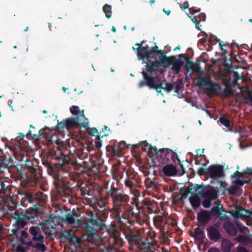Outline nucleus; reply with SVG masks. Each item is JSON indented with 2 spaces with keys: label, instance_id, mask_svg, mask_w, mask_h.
Wrapping results in <instances>:
<instances>
[{
  "label": "nucleus",
  "instance_id": "774afa93",
  "mask_svg": "<svg viewBox=\"0 0 252 252\" xmlns=\"http://www.w3.org/2000/svg\"><path fill=\"white\" fill-rule=\"evenodd\" d=\"M236 250L237 252H249L245 247L242 246H238Z\"/></svg>",
  "mask_w": 252,
  "mask_h": 252
},
{
  "label": "nucleus",
  "instance_id": "5fc2aeb1",
  "mask_svg": "<svg viewBox=\"0 0 252 252\" xmlns=\"http://www.w3.org/2000/svg\"><path fill=\"white\" fill-rule=\"evenodd\" d=\"M73 236L74 235L72 234L71 230L64 231L62 234L63 237L68 239L69 241Z\"/></svg>",
  "mask_w": 252,
  "mask_h": 252
},
{
  "label": "nucleus",
  "instance_id": "864d4df0",
  "mask_svg": "<svg viewBox=\"0 0 252 252\" xmlns=\"http://www.w3.org/2000/svg\"><path fill=\"white\" fill-rule=\"evenodd\" d=\"M195 187H193L194 188V190H195V192L196 193H198V194H201L202 191H203L204 189H205V187L203 185H195Z\"/></svg>",
  "mask_w": 252,
  "mask_h": 252
},
{
  "label": "nucleus",
  "instance_id": "412c9836",
  "mask_svg": "<svg viewBox=\"0 0 252 252\" xmlns=\"http://www.w3.org/2000/svg\"><path fill=\"white\" fill-rule=\"evenodd\" d=\"M162 171L165 176L171 177L176 175L177 169L174 165L170 164L164 166L162 169Z\"/></svg>",
  "mask_w": 252,
  "mask_h": 252
},
{
  "label": "nucleus",
  "instance_id": "69168bd1",
  "mask_svg": "<svg viewBox=\"0 0 252 252\" xmlns=\"http://www.w3.org/2000/svg\"><path fill=\"white\" fill-rule=\"evenodd\" d=\"M173 85L172 83H167L165 87L163 89L165 90L167 92H170L173 89Z\"/></svg>",
  "mask_w": 252,
  "mask_h": 252
},
{
  "label": "nucleus",
  "instance_id": "9d476101",
  "mask_svg": "<svg viewBox=\"0 0 252 252\" xmlns=\"http://www.w3.org/2000/svg\"><path fill=\"white\" fill-rule=\"evenodd\" d=\"M25 165L24 169H27L26 172L27 181H22L21 184L24 188H26L31 180H34L36 178L35 172L37 169V166L34 165L33 161L26 158L25 160Z\"/></svg>",
  "mask_w": 252,
  "mask_h": 252
},
{
  "label": "nucleus",
  "instance_id": "aec40b11",
  "mask_svg": "<svg viewBox=\"0 0 252 252\" xmlns=\"http://www.w3.org/2000/svg\"><path fill=\"white\" fill-rule=\"evenodd\" d=\"M107 151L110 152L112 155L114 156L121 157L123 156V150L121 147L119 145H108L106 147Z\"/></svg>",
  "mask_w": 252,
  "mask_h": 252
},
{
  "label": "nucleus",
  "instance_id": "393cba45",
  "mask_svg": "<svg viewBox=\"0 0 252 252\" xmlns=\"http://www.w3.org/2000/svg\"><path fill=\"white\" fill-rule=\"evenodd\" d=\"M158 48L157 45H155V46L153 47L152 50H150V48L149 47L148 49V54H147L146 53L145 55V59L147 60V62L146 63V65H145V68H146V66L149 62H152L153 63H154L155 65L159 66V65H158V63L157 62H155L150 59V56L153 53L156 54L158 51Z\"/></svg>",
  "mask_w": 252,
  "mask_h": 252
},
{
  "label": "nucleus",
  "instance_id": "39448f33",
  "mask_svg": "<svg viewBox=\"0 0 252 252\" xmlns=\"http://www.w3.org/2000/svg\"><path fill=\"white\" fill-rule=\"evenodd\" d=\"M43 164L48 167L53 172V176L54 179V184L57 188L59 193L61 195H66V183L64 180L63 174L64 173L62 167L57 168L48 160L42 162Z\"/></svg>",
  "mask_w": 252,
  "mask_h": 252
},
{
  "label": "nucleus",
  "instance_id": "13d9d810",
  "mask_svg": "<svg viewBox=\"0 0 252 252\" xmlns=\"http://www.w3.org/2000/svg\"><path fill=\"white\" fill-rule=\"evenodd\" d=\"M241 214H242V218H248L249 217V213L251 211L247 210L241 206Z\"/></svg>",
  "mask_w": 252,
  "mask_h": 252
},
{
  "label": "nucleus",
  "instance_id": "f257e3e1",
  "mask_svg": "<svg viewBox=\"0 0 252 252\" xmlns=\"http://www.w3.org/2000/svg\"><path fill=\"white\" fill-rule=\"evenodd\" d=\"M105 230L107 235L108 246L100 245L99 249L100 252H118L119 249L123 246L124 241L121 237V232L115 224L106 225L104 221L96 214L86 220L85 230L86 232V240L91 243H94L102 239L96 235L98 231Z\"/></svg>",
  "mask_w": 252,
  "mask_h": 252
},
{
  "label": "nucleus",
  "instance_id": "f3484780",
  "mask_svg": "<svg viewBox=\"0 0 252 252\" xmlns=\"http://www.w3.org/2000/svg\"><path fill=\"white\" fill-rule=\"evenodd\" d=\"M211 219V214L207 210H202L198 214L197 220L198 221L204 225L207 223Z\"/></svg>",
  "mask_w": 252,
  "mask_h": 252
},
{
  "label": "nucleus",
  "instance_id": "6e6552de",
  "mask_svg": "<svg viewBox=\"0 0 252 252\" xmlns=\"http://www.w3.org/2000/svg\"><path fill=\"white\" fill-rule=\"evenodd\" d=\"M71 156H72V155L69 149L67 148L63 149L60 147L53 152V158L59 160L62 166L68 164L69 163Z\"/></svg>",
  "mask_w": 252,
  "mask_h": 252
},
{
  "label": "nucleus",
  "instance_id": "c9c22d12",
  "mask_svg": "<svg viewBox=\"0 0 252 252\" xmlns=\"http://www.w3.org/2000/svg\"><path fill=\"white\" fill-rule=\"evenodd\" d=\"M84 128L87 130V131L88 132V133L91 136H95V137L96 138V135H100L101 132H98L97 129L95 127L90 128L87 126V127Z\"/></svg>",
  "mask_w": 252,
  "mask_h": 252
},
{
  "label": "nucleus",
  "instance_id": "4468645a",
  "mask_svg": "<svg viewBox=\"0 0 252 252\" xmlns=\"http://www.w3.org/2000/svg\"><path fill=\"white\" fill-rule=\"evenodd\" d=\"M29 232L32 236V240L43 243L44 236L41 234L40 229L38 226H32L29 229Z\"/></svg>",
  "mask_w": 252,
  "mask_h": 252
},
{
  "label": "nucleus",
  "instance_id": "f03ea898",
  "mask_svg": "<svg viewBox=\"0 0 252 252\" xmlns=\"http://www.w3.org/2000/svg\"><path fill=\"white\" fill-rule=\"evenodd\" d=\"M163 72L162 68L153 63L152 62H149L141 72L143 79L141 80L138 84L139 88H142L147 86L150 89H155L158 93H161V89H164L161 82L157 83L155 78L158 74V72Z\"/></svg>",
  "mask_w": 252,
  "mask_h": 252
},
{
  "label": "nucleus",
  "instance_id": "4c0bfd02",
  "mask_svg": "<svg viewBox=\"0 0 252 252\" xmlns=\"http://www.w3.org/2000/svg\"><path fill=\"white\" fill-rule=\"evenodd\" d=\"M233 78L231 81V84L233 87H235L238 85V80L242 79V77L237 72L234 71L233 72Z\"/></svg>",
  "mask_w": 252,
  "mask_h": 252
},
{
  "label": "nucleus",
  "instance_id": "603ef678",
  "mask_svg": "<svg viewBox=\"0 0 252 252\" xmlns=\"http://www.w3.org/2000/svg\"><path fill=\"white\" fill-rule=\"evenodd\" d=\"M70 112L73 115H78L79 114V116L82 113V111H79V107L75 105L70 108Z\"/></svg>",
  "mask_w": 252,
  "mask_h": 252
},
{
  "label": "nucleus",
  "instance_id": "5701e85b",
  "mask_svg": "<svg viewBox=\"0 0 252 252\" xmlns=\"http://www.w3.org/2000/svg\"><path fill=\"white\" fill-rule=\"evenodd\" d=\"M205 225H202L194 229V238L197 241H202L205 237L204 229Z\"/></svg>",
  "mask_w": 252,
  "mask_h": 252
},
{
  "label": "nucleus",
  "instance_id": "338daca9",
  "mask_svg": "<svg viewBox=\"0 0 252 252\" xmlns=\"http://www.w3.org/2000/svg\"><path fill=\"white\" fill-rule=\"evenodd\" d=\"M237 227L239 231L242 233H246V231L248 230V228L247 227L240 224H237Z\"/></svg>",
  "mask_w": 252,
  "mask_h": 252
},
{
  "label": "nucleus",
  "instance_id": "dca6fc26",
  "mask_svg": "<svg viewBox=\"0 0 252 252\" xmlns=\"http://www.w3.org/2000/svg\"><path fill=\"white\" fill-rule=\"evenodd\" d=\"M139 208L140 211L144 212L145 215L151 214L154 210L153 204L146 199H144L141 203H139Z\"/></svg>",
  "mask_w": 252,
  "mask_h": 252
},
{
  "label": "nucleus",
  "instance_id": "37998d69",
  "mask_svg": "<svg viewBox=\"0 0 252 252\" xmlns=\"http://www.w3.org/2000/svg\"><path fill=\"white\" fill-rule=\"evenodd\" d=\"M192 189H194L192 186H189L187 188L186 192L181 194L180 199L181 200H184L187 197L189 193H193V192H192Z\"/></svg>",
  "mask_w": 252,
  "mask_h": 252
},
{
  "label": "nucleus",
  "instance_id": "2f4dec72",
  "mask_svg": "<svg viewBox=\"0 0 252 252\" xmlns=\"http://www.w3.org/2000/svg\"><path fill=\"white\" fill-rule=\"evenodd\" d=\"M127 177L125 180V185L129 189H132L134 186L133 180L135 179L134 176L131 174L128 175L127 174Z\"/></svg>",
  "mask_w": 252,
  "mask_h": 252
},
{
  "label": "nucleus",
  "instance_id": "6ab92c4d",
  "mask_svg": "<svg viewBox=\"0 0 252 252\" xmlns=\"http://www.w3.org/2000/svg\"><path fill=\"white\" fill-rule=\"evenodd\" d=\"M223 228L226 232L230 235L235 236L237 234V229L234 224L230 221H227L224 222Z\"/></svg>",
  "mask_w": 252,
  "mask_h": 252
},
{
  "label": "nucleus",
  "instance_id": "de8ad7c7",
  "mask_svg": "<svg viewBox=\"0 0 252 252\" xmlns=\"http://www.w3.org/2000/svg\"><path fill=\"white\" fill-rule=\"evenodd\" d=\"M104 136H106V135H96V139L97 141L95 142V146L96 148L99 149L102 146V141L101 140V138H103Z\"/></svg>",
  "mask_w": 252,
  "mask_h": 252
},
{
  "label": "nucleus",
  "instance_id": "1a4fd4ad",
  "mask_svg": "<svg viewBox=\"0 0 252 252\" xmlns=\"http://www.w3.org/2000/svg\"><path fill=\"white\" fill-rule=\"evenodd\" d=\"M82 114L75 118H68L65 120L66 123V129L68 130L71 127H76L81 126L83 128H86L89 124L88 119L85 117L84 110L82 111Z\"/></svg>",
  "mask_w": 252,
  "mask_h": 252
},
{
  "label": "nucleus",
  "instance_id": "2eb2a0df",
  "mask_svg": "<svg viewBox=\"0 0 252 252\" xmlns=\"http://www.w3.org/2000/svg\"><path fill=\"white\" fill-rule=\"evenodd\" d=\"M77 215L76 213H69L65 215V218L62 219L63 222L68 224H76L79 227L81 224V220L77 218Z\"/></svg>",
  "mask_w": 252,
  "mask_h": 252
},
{
  "label": "nucleus",
  "instance_id": "423d86ee",
  "mask_svg": "<svg viewBox=\"0 0 252 252\" xmlns=\"http://www.w3.org/2000/svg\"><path fill=\"white\" fill-rule=\"evenodd\" d=\"M133 203H131L130 205L126 204L123 207V212L122 213V217L125 219H127L130 222L136 221V222L142 224L140 217V208L139 202L137 197L133 198Z\"/></svg>",
  "mask_w": 252,
  "mask_h": 252
},
{
  "label": "nucleus",
  "instance_id": "ea45409f",
  "mask_svg": "<svg viewBox=\"0 0 252 252\" xmlns=\"http://www.w3.org/2000/svg\"><path fill=\"white\" fill-rule=\"evenodd\" d=\"M70 242L73 243L76 247H81L82 240L81 238L73 236V237L70 239Z\"/></svg>",
  "mask_w": 252,
  "mask_h": 252
},
{
  "label": "nucleus",
  "instance_id": "20e7f679",
  "mask_svg": "<svg viewBox=\"0 0 252 252\" xmlns=\"http://www.w3.org/2000/svg\"><path fill=\"white\" fill-rule=\"evenodd\" d=\"M11 216L15 220V223L13 224L14 228L12 229V234L18 236L19 230L26 226L30 220L34 219L37 217L36 211L30 212L23 210H15L11 213Z\"/></svg>",
  "mask_w": 252,
  "mask_h": 252
},
{
  "label": "nucleus",
  "instance_id": "f8f14e48",
  "mask_svg": "<svg viewBox=\"0 0 252 252\" xmlns=\"http://www.w3.org/2000/svg\"><path fill=\"white\" fill-rule=\"evenodd\" d=\"M145 42V41L144 40L141 41L140 43H136L135 45L136 46H138V48H136L133 46L132 47V49L133 51L136 50L137 58L140 61L144 60L145 59V54H148V49L149 48V46L146 45L145 46H142V45Z\"/></svg>",
  "mask_w": 252,
  "mask_h": 252
},
{
  "label": "nucleus",
  "instance_id": "c03bdc74",
  "mask_svg": "<svg viewBox=\"0 0 252 252\" xmlns=\"http://www.w3.org/2000/svg\"><path fill=\"white\" fill-rule=\"evenodd\" d=\"M64 128H66V123L65 120L63 121L61 123H58L55 129L59 131H63L64 130ZM55 128H52L51 129L53 130Z\"/></svg>",
  "mask_w": 252,
  "mask_h": 252
},
{
  "label": "nucleus",
  "instance_id": "72a5a7b5",
  "mask_svg": "<svg viewBox=\"0 0 252 252\" xmlns=\"http://www.w3.org/2000/svg\"><path fill=\"white\" fill-rule=\"evenodd\" d=\"M103 11L105 14L106 17L109 19L112 16V7L111 5L105 4L103 7Z\"/></svg>",
  "mask_w": 252,
  "mask_h": 252
},
{
  "label": "nucleus",
  "instance_id": "c85d7f7f",
  "mask_svg": "<svg viewBox=\"0 0 252 252\" xmlns=\"http://www.w3.org/2000/svg\"><path fill=\"white\" fill-rule=\"evenodd\" d=\"M189 201L192 208L194 209L199 207L200 205V199L197 194H194L190 196L189 197Z\"/></svg>",
  "mask_w": 252,
  "mask_h": 252
},
{
  "label": "nucleus",
  "instance_id": "58836bf2",
  "mask_svg": "<svg viewBox=\"0 0 252 252\" xmlns=\"http://www.w3.org/2000/svg\"><path fill=\"white\" fill-rule=\"evenodd\" d=\"M244 103L252 107V92L248 91L247 95L244 97Z\"/></svg>",
  "mask_w": 252,
  "mask_h": 252
},
{
  "label": "nucleus",
  "instance_id": "680f3d73",
  "mask_svg": "<svg viewBox=\"0 0 252 252\" xmlns=\"http://www.w3.org/2000/svg\"><path fill=\"white\" fill-rule=\"evenodd\" d=\"M237 240L239 242L241 243H246L248 241V238L247 236H244V235H239L237 238Z\"/></svg>",
  "mask_w": 252,
  "mask_h": 252
},
{
  "label": "nucleus",
  "instance_id": "4be33fe9",
  "mask_svg": "<svg viewBox=\"0 0 252 252\" xmlns=\"http://www.w3.org/2000/svg\"><path fill=\"white\" fill-rule=\"evenodd\" d=\"M175 57L174 56L167 57L166 56H163L160 58L158 61H156L158 63V65L159 63H162L164 68L168 67L169 65L172 64L174 62Z\"/></svg>",
  "mask_w": 252,
  "mask_h": 252
},
{
  "label": "nucleus",
  "instance_id": "3c124183",
  "mask_svg": "<svg viewBox=\"0 0 252 252\" xmlns=\"http://www.w3.org/2000/svg\"><path fill=\"white\" fill-rule=\"evenodd\" d=\"M251 181H252V179H251L248 180H245V181L241 180L238 179L236 180L235 181H233V183L235 184L236 185L242 186H243L245 184H249V183H251Z\"/></svg>",
  "mask_w": 252,
  "mask_h": 252
},
{
  "label": "nucleus",
  "instance_id": "473e14b6",
  "mask_svg": "<svg viewBox=\"0 0 252 252\" xmlns=\"http://www.w3.org/2000/svg\"><path fill=\"white\" fill-rule=\"evenodd\" d=\"M164 151L166 153V155H165L166 158L165 159L162 160V164L170 163L171 162V156L173 155H174V152L168 149H166V150H164Z\"/></svg>",
  "mask_w": 252,
  "mask_h": 252
},
{
  "label": "nucleus",
  "instance_id": "8fccbe9b",
  "mask_svg": "<svg viewBox=\"0 0 252 252\" xmlns=\"http://www.w3.org/2000/svg\"><path fill=\"white\" fill-rule=\"evenodd\" d=\"M217 41L219 42V46H220L221 50L224 53H227V51L226 50L224 49L223 48V46H227L229 48H232V43H227L226 44H224L223 42L221 41L220 39H218Z\"/></svg>",
  "mask_w": 252,
  "mask_h": 252
},
{
  "label": "nucleus",
  "instance_id": "0e129e2a",
  "mask_svg": "<svg viewBox=\"0 0 252 252\" xmlns=\"http://www.w3.org/2000/svg\"><path fill=\"white\" fill-rule=\"evenodd\" d=\"M202 158H203L202 157V158H199V157H197L195 158V164H196V165H201L205 166L206 164L202 162V161H203V160L202 159Z\"/></svg>",
  "mask_w": 252,
  "mask_h": 252
},
{
  "label": "nucleus",
  "instance_id": "f704fd0d",
  "mask_svg": "<svg viewBox=\"0 0 252 252\" xmlns=\"http://www.w3.org/2000/svg\"><path fill=\"white\" fill-rule=\"evenodd\" d=\"M31 247L35 248L37 251H40L42 252H44L46 250V247L43 244V243L38 242L37 243L33 244Z\"/></svg>",
  "mask_w": 252,
  "mask_h": 252
},
{
  "label": "nucleus",
  "instance_id": "b1692460",
  "mask_svg": "<svg viewBox=\"0 0 252 252\" xmlns=\"http://www.w3.org/2000/svg\"><path fill=\"white\" fill-rule=\"evenodd\" d=\"M202 196L204 198H207L213 201L217 199L218 192L214 188L212 187L210 189L203 191Z\"/></svg>",
  "mask_w": 252,
  "mask_h": 252
},
{
  "label": "nucleus",
  "instance_id": "e2e57ef3",
  "mask_svg": "<svg viewBox=\"0 0 252 252\" xmlns=\"http://www.w3.org/2000/svg\"><path fill=\"white\" fill-rule=\"evenodd\" d=\"M200 61L199 59H197L196 63H193V71H198L200 69Z\"/></svg>",
  "mask_w": 252,
  "mask_h": 252
},
{
  "label": "nucleus",
  "instance_id": "a18cd8bd",
  "mask_svg": "<svg viewBox=\"0 0 252 252\" xmlns=\"http://www.w3.org/2000/svg\"><path fill=\"white\" fill-rule=\"evenodd\" d=\"M186 63L185 64V67L188 71H193V62L190 60L189 58L186 59Z\"/></svg>",
  "mask_w": 252,
  "mask_h": 252
},
{
  "label": "nucleus",
  "instance_id": "bf43d9fd",
  "mask_svg": "<svg viewBox=\"0 0 252 252\" xmlns=\"http://www.w3.org/2000/svg\"><path fill=\"white\" fill-rule=\"evenodd\" d=\"M149 151L150 152L155 154L157 156L158 155V152H159V149L158 150L156 147H153L151 145L149 146Z\"/></svg>",
  "mask_w": 252,
  "mask_h": 252
},
{
  "label": "nucleus",
  "instance_id": "49530a36",
  "mask_svg": "<svg viewBox=\"0 0 252 252\" xmlns=\"http://www.w3.org/2000/svg\"><path fill=\"white\" fill-rule=\"evenodd\" d=\"M51 222H53V220L52 219H49L44 220V221L42 223V225L47 229H55V227L50 226Z\"/></svg>",
  "mask_w": 252,
  "mask_h": 252
},
{
  "label": "nucleus",
  "instance_id": "ddd939ff",
  "mask_svg": "<svg viewBox=\"0 0 252 252\" xmlns=\"http://www.w3.org/2000/svg\"><path fill=\"white\" fill-rule=\"evenodd\" d=\"M208 238L211 241L218 242L222 238L220 231L214 226L211 225L206 229Z\"/></svg>",
  "mask_w": 252,
  "mask_h": 252
},
{
  "label": "nucleus",
  "instance_id": "7ed1b4c3",
  "mask_svg": "<svg viewBox=\"0 0 252 252\" xmlns=\"http://www.w3.org/2000/svg\"><path fill=\"white\" fill-rule=\"evenodd\" d=\"M108 190L106 194V197L112 201L114 211L119 216L122 212V208L125 206L129 202V196L122 191L118 187V183L113 182L109 189L106 187Z\"/></svg>",
  "mask_w": 252,
  "mask_h": 252
},
{
  "label": "nucleus",
  "instance_id": "7c9ffc66",
  "mask_svg": "<svg viewBox=\"0 0 252 252\" xmlns=\"http://www.w3.org/2000/svg\"><path fill=\"white\" fill-rule=\"evenodd\" d=\"M184 64V63L181 59H178L175 62L172 63V70H175L178 73L180 72L181 67Z\"/></svg>",
  "mask_w": 252,
  "mask_h": 252
},
{
  "label": "nucleus",
  "instance_id": "e433bc0d",
  "mask_svg": "<svg viewBox=\"0 0 252 252\" xmlns=\"http://www.w3.org/2000/svg\"><path fill=\"white\" fill-rule=\"evenodd\" d=\"M228 213H230L231 215L236 219L242 218V214H241V206H239L238 208H236L235 211H230L228 212Z\"/></svg>",
  "mask_w": 252,
  "mask_h": 252
},
{
  "label": "nucleus",
  "instance_id": "79ce46f5",
  "mask_svg": "<svg viewBox=\"0 0 252 252\" xmlns=\"http://www.w3.org/2000/svg\"><path fill=\"white\" fill-rule=\"evenodd\" d=\"M164 150H166V149L165 148L159 149L158 155L157 156L159 158L158 160L160 163H162V160L165 159L166 158V156H165V155H166V153H165Z\"/></svg>",
  "mask_w": 252,
  "mask_h": 252
},
{
  "label": "nucleus",
  "instance_id": "a19ab883",
  "mask_svg": "<svg viewBox=\"0 0 252 252\" xmlns=\"http://www.w3.org/2000/svg\"><path fill=\"white\" fill-rule=\"evenodd\" d=\"M221 209L223 211L222 207L220 208L218 206H214L211 209V212L212 213V215L219 217L221 215Z\"/></svg>",
  "mask_w": 252,
  "mask_h": 252
},
{
  "label": "nucleus",
  "instance_id": "a878e982",
  "mask_svg": "<svg viewBox=\"0 0 252 252\" xmlns=\"http://www.w3.org/2000/svg\"><path fill=\"white\" fill-rule=\"evenodd\" d=\"M218 122H220L221 125L228 128V131L230 132L237 131V130H233V127L231 126L230 120L228 116H220Z\"/></svg>",
  "mask_w": 252,
  "mask_h": 252
},
{
  "label": "nucleus",
  "instance_id": "6e6d98bb",
  "mask_svg": "<svg viewBox=\"0 0 252 252\" xmlns=\"http://www.w3.org/2000/svg\"><path fill=\"white\" fill-rule=\"evenodd\" d=\"M212 200L207 198H204L202 201V205L204 208H208L211 206Z\"/></svg>",
  "mask_w": 252,
  "mask_h": 252
},
{
  "label": "nucleus",
  "instance_id": "0eeeda50",
  "mask_svg": "<svg viewBox=\"0 0 252 252\" xmlns=\"http://www.w3.org/2000/svg\"><path fill=\"white\" fill-rule=\"evenodd\" d=\"M196 86L200 88L205 87L206 90L210 94H216L218 92L220 87L211 79V77L208 75L205 76L198 75L196 77Z\"/></svg>",
  "mask_w": 252,
  "mask_h": 252
},
{
  "label": "nucleus",
  "instance_id": "bb28decb",
  "mask_svg": "<svg viewBox=\"0 0 252 252\" xmlns=\"http://www.w3.org/2000/svg\"><path fill=\"white\" fill-rule=\"evenodd\" d=\"M233 244L228 239H223L221 242L220 248L223 252H230Z\"/></svg>",
  "mask_w": 252,
  "mask_h": 252
},
{
  "label": "nucleus",
  "instance_id": "052dcab7",
  "mask_svg": "<svg viewBox=\"0 0 252 252\" xmlns=\"http://www.w3.org/2000/svg\"><path fill=\"white\" fill-rule=\"evenodd\" d=\"M238 190V188L236 185H232L229 187L228 189L229 194H234Z\"/></svg>",
  "mask_w": 252,
  "mask_h": 252
},
{
  "label": "nucleus",
  "instance_id": "9b49d317",
  "mask_svg": "<svg viewBox=\"0 0 252 252\" xmlns=\"http://www.w3.org/2000/svg\"><path fill=\"white\" fill-rule=\"evenodd\" d=\"M207 173L211 178H220L224 175L223 166L219 164H213L206 168Z\"/></svg>",
  "mask_w": 252,
  "mask_h": 252
},
{
  "label": "nucleus",
  "instance_id": "09e8293b",
  "mask_svg": "<svg viewBox=\"0 0 252 252\" xmlns=\"http://www.w3.org/2000/svg\"><path fill=\"white\" fill-rule=\"evenodd\" d=\"M231 178H242L244 179L245 178V172L243 171L242 172H240L238 171H235L231 176Z\"/></svg>",
  "mask_w": 252,
  "mask_h": 252
},
{
  "label": "nucleus",
  "instance_id": "c756f323",
  "mask_svg": "<svg viewBox=\"0 0 252 252\" xmlns=\"http://www.w3.org/2000/svg\"><path fill=\"white\" fill-rule=\"evenodd\" d=\"M46 129H50V128L47 126H44V127L40 129L38 131V133L37 134H32V130H29L28 135H30L32 136V138L36 140H38L40 138V136L42 135H46V133H45V130Z\"/></svg>",
  "mask_w": 252,
  "mask_h": 252
},
{
  "label": "nucleus",
  "instance_id": "cd10ccee",
  "mask_svg": "<svg viewBox=\"0 0 252 252\" xmlns=\"http://www.w3.org/2000/svg\"><path fill=\"white\" fill-rule=\"evenodd\" d=\"M11 193V189L9 186H6L4 182L0 181V194L8 196Z\"/></svg>",
  "mask_w": 252,
  "mask_h": 252
},
{
  "label": "nucleus",
  "instance_id": "a211bd4d",
  "mask_svg": "<svg viewBox=\"0 0 252 252\" xmlns=\"http://www.w3.org/2000/svg\"><path fill=\"white\" fill-rule=\"evenodd\" d=\"M17 237H19L20 241L24 245H27L29 246L32 245V241L30 240L28 233L24 230H19L18 236L15 235Z\"/></svg>",
  "mask_w": 252,
  "mask_h": 252
},
{
  "label": "nucleus",
  "instance_id": "4d7b16f0",
  "mask_svg": "<svg viewBox=\"0 0 252 252\" xmlns=\"http://www.w3.org/2000/svg\"><path fill=\"white\" fill-rule=\"evenodd\" d=\"M183 81L181 79H178L175 85V92L178 93L182 88Z\"/></svg>",
  "mask_w": 252,
  "mask_h": 252
}]
</instances>
